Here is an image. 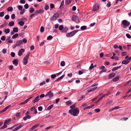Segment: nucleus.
<instances>
[{
  "instance_id": "f03ea898",
  "label": "nucleus",
  "mask_w": 131,
  "mask_h": 131,
  "mask_svg": "<svg viewBox=\"0 0 131 131\" xmlns=\"http://www.w3.org/2000/svg\"><path fill=\"white\" fill-rule=\"evenodd\" d=\"M122 23L123 26H122L124 28L127 27L130 25L129 22L125 20L122 21Z\"/></svg>"
},
{
  "instance_id": "a211bd4d",
  "label": "nucleus",
  "mask_w": 131,
  "mask_h": 131,
  "mask_svg": "<svg viewBox=\"0 0 131 131\" xmlns=\"http://www.w3.org/2000/svg\"><path fill=\"white\" fill-rule=\"evenodd\" d=\"M6 123H5V122H4L3 126L1 127L0 128V129H3L6 128L7 127V125H6Z\"/></svg>"
},
{
  "instance_id": "0eeeda50",
  "label": "nucleus",
  "mask_w": 131,
  "mask_h": 131,
  "mask_svg": "<svg viewBox=\"0 0 131 131\" xmlns=\"http://www.w3.org/2000/svg\"><path fill=\"white\" fill-rule=\"evenodd\" d=\"M115 75L116 74L115 73H112L109 74L108 76V78L109 79H112L115 76Z\"/></svg>"
},
{
  "instance_id": "a19ab883",
  "label": "nucleus",
  "mask_w": 131,
  "mask_h": 131,
  "mask_svg": "<svg viewBox=\"0 0 131 131\" xmlns=\"http://www.w3.org/2000/svg\"><path fill=\"white\" fill-rule=\"evenodd\" d=\"M61 66H64L65 65V62L64 61H62L60 63Z\"/></svg>"
},
{
  "instance_id": "cd10ccee",
  "label": "nucleus",
  "mask_w": 131,
  "mask_h": 131,
  "mask_svg": "<svg viewBox=\"0 0 131 131\" xmlns=\"http://www.w3.org/2000/svg\"><path fill=\"white\" fill-rule=\"evenodd\" d=\"M18 36V34H15L12 36V38L13 39L16 38Z\"/></svg>"
},
{
  "instance_id": "69168bd1",
  "label": "nucleus",
  "mask_w": 131,
  "mask_h": 131,
  "mask_svg": "<svg viewBox=\"0 0 131 131\" xmlns=\"http://www.w3.org/2000/svg\"><path fill=\"white\" fill-rule=\"evenodd\" d=\"M4 14V12H2L0 13V17H3Z\"/></svg>"
},
{
  "instance_id": "13d9d810",
  "label": "nucleus",
  "mask_w": 131,
  "mask_h": 131,
  "mask_svg": "<svg viewBox=\"0 0 131 131\" xmlns=\"http://www.w3.org/2000/svg\"><path fill=\"white\" fill-rule=\"evenodd\" d=\"M56 77V75L55 74L52 75H51V78L52 79Z\"/></svg>"
},
{
  "instance_id": "c85d7f7f",
  "label": "nucleus",
  "mask_w": 131,
  "mask_h": 131,
  "mask_svg": "<svg viewBox=\"0 0 131 131\" xmlns=\"http://www.w3.org/2000/svg\"><path fill=\"white\" fill-rule=\"evenodd\" d=\"M75 104H74L73 105L71 106H70V107L71 108V109L70 110H72V109L73 110V109H74L75 108Z\"/></svg>"
},
{
  "instance_id": "c03bdc74",
  "label": "nucleus",
  "mask_w": 131,
  "mask_h": 131,
  "mask_svg": "<svg viewBox=\"0 0 131 131\" xmlns=\"http://www.w3.org/2000/svg\"><path fill=\"white\" fill-rule=\"evenodd\" d=\"M6 37L5 36H2L1 38V39L2 41H4L6 39Z\"/></svg>"
},
{
  "instance_id": "ea45409f",
  "label": "nucleus",
  "mask_w": 131,
  "mask_h": 131,
  "mask_svg": "<svg viewBox=\"0 0 131 131\" xmlns=\"http://www.w3.org/2000/svg\"><path fill=\"white\" fill-rule=\"evenodd\" d=\"M93 63H92V64L91 65V66H90V67H89V69L90 70H92V69H93V68H94V67H93Z\"/></svg>"
},
{
  "instance_id": "0e129e2a",
  "label": "nucleus",
  "mask_w": 131,
  "mask_h": 131,
  "mask_svg": "<svg viewBox=\"0 0 131 131\" xmlns=\"http://www.w3.org/2000/svg\"><path fill=\"white\" fill-rule=\"evenodd\" d=\"M20 20L22 21H27V19L25 18H21Z\"/></svg>"
},
{
  "instance_id": "e2e57ef3",
  "label": "nucleus",
  "mask_w": 131,
  "mask_h": 131,
  "mask_svg": "<svg viewBox=\"0 0 131 131\" xmlns=\"http://www.w3.org/2000/svg\"><path fill=\"white\" fill-rule=\"evenodd\" d=\"M22 41L24 43H26L27 42V40L25 38H24L23 40Z\"/></svg>"
},
{
  "instance_id": "473e14b6",
  "label": "nucleus",
  "mask_w": 131,
  "mask_h": 131,
  "mask_svg": "<svg viewBox=\"0 0 131 131\" xmlns=\"http://www.w3.org/2000/svg\"><path fill=\"white\" fill-rule=\"evenodd\" d=\"M18 24L21 26H23L24 24V23L23 21H21L18 22Z\"/></svg>"
},
{
  "instance_id": "72a5a7b5",
  "label": "nucleus",
  "mask_w": 131,
  "mask_h": 131,
  "mask_svg": "<svg viewBox=\"0 0 131 131\" xmlns=\"http://www.w3.org/2000/svg\"><path fill=\"white\" fill-rule=\"evenodd\" d=\"M38 10V13L40 14L43 13L44 12V10L42 9H39Z\"/></svg>"
},
{
  "instance_id": "58836bf2",
  "label": "nucleus",
  "mask_w": 131,
  "mask_h": 131,
  "mask_svg": "<svg viewBox=\"0 0 131 131\" xmlns=\"http://www.w3.org/2000/svg\"><path fill=\"white\" fill-rule=\"evenodd\" d=\"M66 36L68 37H70L72 36L71 35V33H70V32L67 33L66 34Z\"/></svg>"
},
{
  "instance_id": "1a4fd4ad",
  "label": "nucleus",
  "mask_w": 131,
  "mask_h": 131,
  "mask_svg": "<svg viewBox=\"0 0 131 131\" xmlns=\"http://www.w3.org/2000/svg\"><path fill=\"white\" fill-rule=\"evenodd\" d=\"M130 61L128 60H124L122 62V63L123 64L126 65L129 63Z\"/></svg>"
},
{
  "instance_id": "49530a36",
  "label": "nucleus",
  "mask_w": 131,
  "mask_h": 131,
  "mask_svg": "<svg viewBox=\"0 0 131 131\" xmlns=\"http://www.w3.org/2000/svg\"><path fill=\"white\" fill-rule=\"evenodd\" d=\"M25 10L24 9H23L21 10V11L20 12V14L21 15H23L24 13Z\"/></svg>"
},
{
  "instance_id": "774afa93",
  "label": "nucleus",
  "mask_w": 131,
  "mask_h": 131,
  "mask_svg": "<svg viewBox=\"0 0 131 131\" xmlns=\"http://www.w3.org/2000/svg\"><path fill=\"white\" fill-rule=\"evenodd\" d=\"M20 2L21 3H22L23 4H24L25 3V0H20Z\"/></svg>"
},
{
  "instance_id": "4c0bfd02",
  "label": "nucleus",
  "mask_w": 131,
  "mask_h": 131,
  "mask_svg": "<svg viewBox=\"0 0 131 131\" xmlns=\"http://www.w3.org/2000/svg\"><path fill=\"white\" fill-rule=\"evenodd\" d=\"M52 38V36L50 35L47 37V40H50Z\"/></svg>"
},
{
  "instance_id": "bf43d9fd",
  "label": "nucleus",
  "mask_w": 131,
  "mask_h": 131,
  "mask_svg": "<svg viewBox=\"0 0 131 131\" xmlns=\"http://www.w3.org/2000/svg\"><path fill=\"white\" fill-rule=\"evenodd\" d=\"M118 69L117 67H114V68H113L112 69V71H114L116 70H117Z\"/></svg>"
},
{
  "instance_id": "79ce46f5",
  "label": "nucleus",
  "mask_w": 131,
  "mask_h": 131,
  "mask_svg": "<svg viewBox=\"0 0 131 131\" xmlns=\"http://www.w3.org/2000/svg\"><path fill=\"white\" fill-rule=\"evenodd\" d=\"M20 112L17 113L16 114V115L17 117H20Z\"/></svg>"
},
{
  "instance_id": "ddd939ff",
  "label": "nucleus",
  "mask_w": 131,
  "mask_h": 131,
  "mask_svg": "<svg viewBox=\"0 0 131 131\" xmlns=\"http://www.w3.org/2000/svg\"><path fill=\"white\" fill-rule=\"evenodd\" d=\"M78 31V30H77L72 31L70 32V33L71 34L72 36H73Z\"/></svg>"
},
{
  "instance_id": "37998d69",
  "label": "nucleus",
  "mask_w": 131,
  "mask_h": 131,
  "mask_svg": "<svg viewBox=\"0 0 131 131\" xmlns=\"http://www.w3.org/2000/svg\"><path fill=\"white\" fill-rule=\"evenodd\" d=\"M49 8V7L48 5H45V9L46 10H48Z\"/></svg>"
},
{
  "instance_id": "de8ad7c7",
  "label": "nucleus",
  "mask_w": 131,
  "mask_h": 131,
  "mask_svg": "<svg viewBox=\"0 0 131 131\" xmlns=\"http://www.w3.org/2000/svg\"><path fill=\"white\" fill-rule=\"evenodd\" d=\"M44 30V28L43 26L41 27L40 28V31L41 32H43Z\"/></svg>"
},
{
  "instance_id": "052dcab7",
  "label": "nucleus",
  "mask_w": 131,
  "mask_h": 131,
  "mask_svg": "<svg viewBox=\"0 0 131 131\" xmlns=\"http://www.w3.org/2000/svg\"><path fill=\"white\" fill-rule=\"evenodd\" d=\"M9 15H6L5 16L4 18L6 20H8L9 19Z\"/></svg>"
},
{
  "instance_id": "aec40b11",
  "label": "nucleus",
  "mask_w": 131,
  "mask_h": 131,
  "mask_svg": "<svg viewBox=\"0 0 131 131\" xmlns=\"http://www.w3.org/2000/svg\"><path fill=\"white\" fill-rule=\"evenodd\" d=\"M72 0H66L65 2L67 5H68L71 4Z\"/></svg>"
},
{
  "instance_id": "f8f14e48",
  "label": "nucleus",
  "mask_w": 131,
  "mask_h": 131,
  "mask_svg": "<svg viewBox=\"0 0 131 131\" xmlns=\"http://www.w3.org/2000/svg\"><path fill=\"white\" fill-rule=\"evenodd\" d=\"M39 96H38L36 97L32 101L33 103H34L38 101L39 99Z\"/></svg>"
},
{
  "instance_id": "2f4dec72",
  "label": "nucleus",
  "mask_w": 131,
  "mask_h": 131,
  "mask_svg": "<svg viewBox=\"0 0 131 131\" xmlns=\"http://www.w3.org/2000/svg\"><path fill=\"white\" fill-rule=\"evenodd\" d=\"M7 10L8 12L12 11L13 10V8L12 7H9L8 8Z\"/></svg>"
},
{
  "instance_id": "7c9ffc66",
  "label": "nucleus",
  "mask_w": 131,
  "mask_h": 131,
  "mask_svg": "<svg viewBox=\"0 0 131 131\" xmlns=\"http://www.w3.org/2000/svg\"><path fill=\"white\" fill-rule=\"evenodd\" d=\"M4 32L6 34H8L10 32V29L8 28L6 29L5 30Z\"/></svg>"
},
{
  "instance_id": "8fccbe9b",
  "label": "nucleus",
  "mask_w": 131,
  "mask_h": 131,
  "mask_svg": "<svg viewBox=\"0 0 131 131\" xmlns=\"http://www.w3.org/2000/svg\"><path fill=\"white\" fill-rule=\"evenodd\" d=\"M15 15L14 14H13L11 16V18L13 19H15Z\"/></svg>"
},
{
  "instance_id": "9b49d317",
  "label": "nucleus",
  "mask_w": 131,
  "mask_h": 131,
  "mask_svg": "<svg viewBox=\"0 0 131 131\" xmlns=\"http://www.w3.org/2000/svg\"><path fill=\"white\" fill-rule=\"evenodd\" d=\"M22 43V41L21 40H17L16 42V45L19 46Z\"/></svg>"
},
{
  "instance_id": "5fc2aeb1",
  "label": "nucleus",
  "mask_w": 131,
  "mask_h": 131,
  "mask_svg": "<svg viewBox=\"0 0 131 131\" xmlns=\"http://www.w3.org/2000/svg\"><path fill=\"white\" fill-rule=\"evenodd\" d=\"M50 7L51 8H53L54 7V5L52 3L50 5Z\"/></svg>"
},
{
  "instance_id": "c756f323",
  "label": "nucleus",
  "mask_w": 131,
  "mask_h": 131,
  "mask_svg": "<svg viewBox=\"0 0 131 131\" xmlns=\"http://www.w3.org/2000/svg\"><path fill=\"white\" fill-rule=\"evenodd\" d=\"M77 17H76L75 15H73L71 19L73 21H74Z\"/></svg>"
},
{
  "instance_id": "2eb2a0df",
  "label": "nucleus",
  "mask_w": 131,
  "mask_h": 131,
  "mask_svg": "<svg viewBox=\"0 0 131 131\" xmlns=\"http://www.w3.org/2000/svg\"><path fill=\"white\" fill-rule=\"evenodd\" d=\"M97 87H95L93 88H91L90 89L87 90V91L88 92H90L92 91H93L95 90L96 88Z\"/></svg>"
},
{
  "instance_id": "5701e85b",
  "label": "nucleus",
  "mask_w": 131,
  "mask_h": 131,
  "mask_svg": "<svg viewBox=\"0 0 131 131\" xmlns=\"http://www.w3.org/2000/svg\"><path fill=\"white\" fill-rule=\"evenodd\" d=\"M63 27L62 25H60L59 27V30L61 31H62L63 30Z\"/></svg>"
},
{
  "instance_id": "393cba45",
  "label": "nucleus",
  "mask_w": 131,
  "mask_h": 131,
  "mask_svg": "<svg viewBox=\"0 0 131 131\" xmlns=\"http://www.w3.org/2000/svg\"><path fill=\"white\" fill-rule=\"evenodd\" d=\"M34 11V9L33 8L31 7L30 8L29 10V12L30 13H32Z\"/></svg>"
},
{
  "instance_id": "a18cd8bd",
  "label": "nucleus",
  "mask_w": 131,
  "mask_h": 131,
  "mask_svg": "<svg viewBox=\"0 0 131 131\" xmlns=\"http://www.w3.org/2000/svg\"><path fill=\"white\" fill-rule=\"evenodd\" d=\"M10 55L12 57H14L15 56V53L14 52H11Z\"/></svg>"
},
{
  "instance_id": "4be33fe9",
  "label": "nucleus",
  "mask_w": 131,
  "mask_h": 131,
  "mask_svg": "<svg viewBox=\"0 0 131 131\" xmlns=\"http://www.w3.org/2000/svg\"><path fill=\"white\" fill-rule=\"evenodd\" d=\"M11 121V118L8 119H6L5 121V123L6 124L8 123Z\"/></svg>"
},
{
  "instance_id": "f257e3e1",
  "label": "nucleus",
  "mask_w": 131,
  "mask_h": 131,
  "mask_svg": "<svg viewBox=\"0 0 131 131\" xmlns=\"http://www.w3.org/2000/svg\"><path fill=\"white\" fill-rule=\"evenodd\" d=\"M79 109L77 107H75L74 109L70 110L69 111V113L74 116H77L79 114Z\"/></svg>"
},
{
  "instance_id": "9d476101",
  "label": "nucleus",
  "mask_w": 131,
  "mask_h": 131,
  "mask_svg": "<svg viewBox=\"0 0 131 131\" xmlns=\"http://www.w3.org/2000/svg\"><path fill=\"white\" fill-rule=\"evenodd\" d=\"M68 30V27L67 26H65L63 28V29L62 32L63 33H67Z\"/></svg>"
},
{
  "instance_id": "423d86ee",
  "label": "nucleus",
  "mask_w": 131,
  "mask_h": 131,
  "mask_svg": "<svg viewBox=\"0 0 131 131\" xmlns=\"http://www.w3.org/2000/svg\"><path fill=\"white\" fill-rule=\"evenodd\" d=\"M25 49H21L18 51V55L19 56H21L22 54V53L24 52Z\"/></svg>"
},
{
  "instance_id": "b1692460",
  "label": "nucleus",
  "mask_w": 131,
  "mask_h": 131,
  "mask_svg": "<svg viewBox=\"0 0 131 131\" xmlns=\"http://www.w3.org/2000/svg\"><path fill=\"white\" fill-rule=\"evenodd\" d=\"M72 103V102L70 100L67 101L66 102V105H71Z\"/></svg>"
},
{
  "instance_id": "603ef678",
  "label": "nucleus",
  "mask_w": 131,
  "mask_h": 131,
  "mask_svg": "<svg viewBox=\"0 0 131 131\" xmlns=\"http://www.w3.org/2000/svg\"><path fill=\"white\" fill-rule=\"evenodd\" d=\"M64 5V1L63 0H62L61 3L60 8L61 7L63 6Z\"/></svg>"
},
{
  "instance_id": "f3484780",
  "label": "nucleus",
  "mask_w": 131,
  "mask_h": 131,
  "mask_svg": "<svg viewBox=\"0 0 131 131\" xmlns=\"http://www.w3.org/2000/svg\"><path fill=\"white\" fill-rule=\"evenodd\" d=\"M8 24V23L7 22H6V21H4V23L0 26V28H2L4 27L7 25Z\"/></svg>"
},
{
  "instance_id": "20e7f679",
  "label": "nucleus",
  "mask_w": 131,
  "mask_h": 131,
  "mask_svg": "<svg viewBox=\"0 0 131 131\" xmlns=\"http://www.w3.org/2000/svg\"><path fill=\"white\" fill-rule=\"evenodd\" d=\"M59 17V14L57 13H55L52 17L50 19V20H56Z\"/></svg>"
},
{
  "instance_id": "680f3d73",
  "label": "nucleus",
  "mask_w": 131,
  "mask_h": 131,
  "mask_svg": "<svg viewBox=\"0 0 131 131\" xmlns=\"http://www.w3.org/2000/svg\"><path fill=\"white\" fill-rule=\"evenodd\" d=\"M126 35L127 37L128 38L130 39L131 38V36L128 34H126Z\"/></svg>"
},
{
  "instance_id": "bb28decb",
  "label": "nucleus",
  "mask_w": 131,
  "mask_h": 131,
  "mask_svg": "<svg viewBox=\"0 0 131 131\" xmlns=\"http://www.w3.org/2000/svg\"><path fill=\"white\" fill-rule=\"evenodd\" d=\"M14 23L13 21L9 22V25L10 26H12L14 25Z\"/></svg>"
},
{
  "instance_id": "09e8293b",
  "label": "nucleus",
  "mask_w": 131,
  "mask_h": 131,
  "mask_svg": "<svg viewBox=\"0 0 131 131\" xmlns=\"http://www.w3.org/2000/svg\"><path fill=\"white\" fill-rule=\"evenodd\" d=\"M76 23H79V20L77 17L75 21H74Z\"/></svg>"
},
{
  "instance_id": "f704fd0d",
  "label": "nucleus",
  "mask_w": 131,
  "mask_h": 131,
  "mask_svg": "<svg viewBox=\"0 0 131 131\" xmlns=\"http://www.w3.org/2000/svg\"><path fill=\"white\" fill-rule=\"evenodd\" d=\"M86 26H81V29L82 30H85L86 28Z\"/></svg>"
},
{
  "instance_id": "4d7b16f0",
  "label": "nucleus",
  "mask_w": 131,
  "mask_h": 131,
  "mask_svg": "<svg viewBox=\"0 0 131 131\" xmlns=\"http://www.w3.org/2000/svg\"><path fill=\"white\" fill-rule=\"evenodd\" d=\"M100 110L99 108H97L94 110V111L96 113H98L100 112Z\"/></svg>"
},
{
  "instance_id": "7ed1b4c3",
  "label": "nucleus",
  "mask_w": 131,
  "mask_h": 131,
  "mask_svg": "<svg viewBox=\"0 0 131 131\" xmlns=\"http://www.w3.org/2000/svg\"><path fill=\"white\" fill-rule=\"evenodd\" d=\"M49 96V98L47 100H50L51 99V98L53 96V93L51 92V91L48 92L47 94L45 95L46 97Z\"/></svg>"
},
{
  "instance_id": "a878e982",
  "label": "nucleus",
  "mask_w": 131,
  "mask_h": 131,
  "mask_svg": "<svg viewBox=\"0 0 131 131\" xmlns=\"http://www.w3.org/2000/svg\"><path fill=\"white\" fill-rule=\"evenodd\" d=\"M13 30L15 32H17L18 31V28L17 27H14L13 28Z\"/></svg>"
},
{
  "instance_id": "c9c22d12",
  "label": "nucleus",
  "mask_w": 131,
  "mask_h": 131,
  "mask_svg": "<svg viewBox=\"0 0 131 131\" xmlns=\"http://www.w3.org/2000/svg\"><path fill=\"white\" fill-rule=\"evenodd\" d=\"M17 7L18 8V9L19 10H22L23 7L21 5H18L17 6Z\"/></svg>"
},
{
  "instance_id": "6ab92c4d",
  "label": "nucleus",
  "mask_w": 131,
  "mask_h": 131,
  "mask_svg": "<svg viewBox=\"0 0 131 131\" xmlns=\"http://www.w3.org/2000/svg\"><path fill=\"white\" fill-rule=\"evenodd\" d=\"M99 9V7L95 5L93 7V10L94 11H96Z\"/></svg>"
},
{
  "instance_id": "39448f33",
  "label": "nucleus",
  "mask_w": 131,
  "mask_h": 131,
  "mask_svg": "<svg viewBox=\"0 0 131 131\" xmlns=\"http://www.w3.org/2000/svg\"><path fill=\"white\" fill-rule=\"evenodd\" d=\"M27 56H25L24 58L23 62L25 65H26L27 63L28 60L29 58H28Z\"/></svg>"
},
{
  "instance_id": "6e6552de",
  "label": "nucleus",
  "mask_w": 131,
  "mask_h": 131,
  "mask_svg": "<svg viewBox=\"0 0 131 131\" xmlns=\"http://www.w3.org/2000/svg\"><path fill=\"white\" fill-rule=\"evenodd\" d=\"M23 126H24L23 125H20L16 127V128H15L14 129H13L11 131H16L17 130L19 129L20 128H21Z\"/></svg>"
},
{
  "instance_id": "338daca9",
  "label": "nucleus",
  "mask_w": 131,
  "mask_h": 131,
  "mask_svg": "<svg viewBox=\"0 0 131 131\" xmlns=\"http://www.w3.org/2000/svg\"><path fill=\"white\" fill-rule=\"evenodd\" d=\"M42 107L41 106H39L38 107V110L39 111H41L42 110Z\"/></svg>"
},
{
  "instance_id": "412c9836",
  "label": "nucleus",
  "mask_w": 131,
  "mask_h": 131,
  "mask_svg": "<svg viewBox=\"0 0 131 131\" xmlns=\"http://www.w3.org/2000/svg\"><path fill=\"white\" fill-rule=\"evenodd\" d=\"M94 106V104L92 105H90V106H89L87 107H85L84 108V110H85L88 108H91L92 107Z\"/></svg>"
},
{
  "instance_id": "4468645a",
  "label": "nucleus",
  "mask_w": 131,
  "mask_h": 131,
  "mask_svg": "<svg viewBox=\"0 0 131 131\" xmlns=\"http://www.w3.org/2000/svg\"><path fill=\"white\" fill-rule=\"evenodd\" d=\"M119 76H117L115 78H114L113 80L114 82H116L119 80Z\"/></svg>"
},
{
  "instance_id": "e433bc0d",
  "label": "nucleus",
  "mask_w": 131,
  "mask_h": 131,
  "mask_svg": "<svg viewBox=\"0 0 131 131\" xmlns=\"http://www.w3.org/2000/svg\"><path fill=\"white\" fill-rule=\"evenodd\" d=\"M53 105H51L49 106L48 107L47 109V110H48L50 109H51L53 107Z\"/></svg>"
},
{
  "instance_id": "6e6d98bb",
  "label": "nucleus",
  "mask_w": 131,
  "mask_h": 131,
  "mask_svg": "<svg viewBox=\"0 0 131 131\" xmlns=\"http://www.w3.org/2000/svg\"><path fill=\"white\" fill-rule=\"evenodd\" d=\"M53 127V126H49L47 127H46L45 128V129L46 130H48L50 128H52Z\"/></svg>"
},
{
  "instance_id": "3c124183",
  "label": "nucleus",
  "mask_w": 131,
  "mask_h": 131,
  "mask_svg": "<svg viewBox=\"0 0 131 131\" xmlns=\"http://www.w3.org/2000/svg\"><path fill=\"white\" fill-rule=\"evenodd\" d=\"M11 105H8L7 106H6L4 109V111H6V110L8 109V108H9L10 106Z\"/></svg>"
},
{
  "instance_id": "dca6fc26",
  "label": "nucleus",
  "mask_w": 131,
  "mask_h": 131,
  "mask_svg": "<svg viewBox=\"0 0 131 131\" xmlns=\"http://www.w3.org/2000/svg\"><path fill=\"white\" fill-rule=\"evenodd\" d=\"M13 64L16 66H17L18 63L17 59H14L13 61Z\"/></svg>"
},
{
  "instance_id": "864d4df0",
  "label": "nucleus",
  "mask_w": 131,
  "mask_h": 131,
  "mask_svg": "<svg viewBox=\"0 0 131 131\" xmlns=\"http://www.w3.org/2000/svg\"><path fill=\"white\" fill-rule=\"evenodd\" d=\"M24 7L25 9H27L29 7L28 5L27 4H26L24 5Z\"/></svg>"
}]
</instances>
